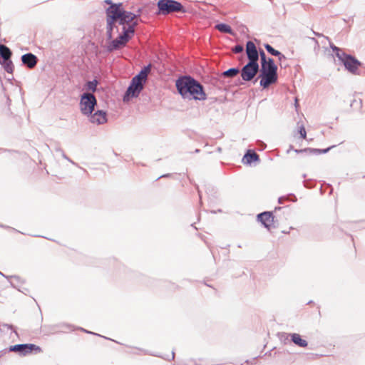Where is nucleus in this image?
Here are the masks:
<instances>
[{"label":"nucleus","instance_id":"nucleus-1","mask_svg":"<svg viewBox=\"0 0 365 365\" xmlns=\"http://www.w3.org/2000/svg\"><path fill=\"white\" fill-rule=\"evenodd\" d=\"M105 3L110 6L106 9V35L108 40H111L113 36V30L117 29L116 24L122 25L123 27H129L138 21V15L130 11H126L122 8L121 4H113L111 0H105Z\"/></svg>","mask_w":365,"mask_h":365},{"label":"nucleus","instance_id":"nucleus-2","mask_svg":"<svg viewBox=\"0 0 365 365\" xmlns=\"http://www.w3.org/2000/svg\"><path fill=\"white\" fill-rule=\"evenodd\" d=\"M176 88L185 99L205 101L207 95L203 86L191 76H182L176 81Z\"/></svg>","mask_w":365,"mask_h":365},{"label":"nucleus","instance_id":"nucleus-3","mask_svg":"<svg viewBox=\"0 0 365 365\" xmlns=\"http://www.w3.org/2000/svg\"><path fill=\"white\" fill-rule=\"evenodd\" d=\"M150 71V65L144 67L140 72L133 78L130 85L128 88L123 97L124 101H128L130 98L138 97L143 89V85L146 82L148 75Z\"/></svg>","mask_w":365,"mask_h":365},{"label":"nucleus","instance_id":"nucleus-4","mask_svg":"<svg viewBox=\"0 0 365 365\" xmlns=\"http://www.w3.org/2000/svg\"><path fill=\"white\" fill-rule=\"evenodd\" d=\"M259 72L260 74L258 76V78H261L259 84L264 88L277 81V66L272 58H268V63L261 65Z\"/></svg>","mask_w":365,"mask_h":365},{"label":"nucleus","instance_id":"nucleus-5","mask_svg":"<svg viewBox=\"0 0 365 365\" xmlns=\"http://www.w3.org/2000/svg\"><path fill=\"white\" fill-rule=\"evenodd\" d=\"M135 26L136 23H134L129 27H123V33L117 38L110 41L106 47L107 51L112 52L125 46L133 36Z\"/></svg>","mask_w":365,"mask_h":365},{"label":"nucleus","instance_id":"nucleus-6","mask_svg":"<svg viewBox=\"0 0 365 365\" xmlns=\"http://www.w3.org/2000/svg\"><path fill=\"white\" fill-rule=\"evenodd\" d=\"M331 48L335 52L336 57L344 65L345 68L351 73L356 74L359 66L361 63L350 55L346 54L339 48L331 44Z\"/></svg>","mask_w":365,"mask_h":365},{"label":"nucleus","instance_id":"nucleus-7","mask_svg":"<svg viewBox=\"0 0 365 365\" xmlns=\"http://www.w3.org/2000/svg\"><path fill=\"white\" fill-rule=\"evenodd\" d=\"M158 14L168 15L173 12L184 11L182 5L174 0H160L158 2Z\"/></svg>","mask_w":365,"mask_h":365},{"label":"nucleus","instance_id":"nucleus-8","mask_svg":"<svg viewBox=\"0 0 365 365\" xmlns=\"http://www.w3.org/2000/svg\"><path fill=\"white\" fill-rule=\"evenodd\" d=\"M96 105V99L93 94L84 93L80 100V108L83 114L91 115Z\"/></svg>","mask_w":365,"mask_h":365},{"label":"nucleus","instance_id":"nucleus-9","mask_svg":"<svg viewBox=\"0 0 365 365\" xmlns=\"http://www.w3.org/2000/svg\"><path fill=\"white\" fill-rule=\"evenodd\" d=\"M258 63L248 62L241 70V76L245 81H251L259 71Z\"/></svg>","mask_w":365,"mask_h":365},{"label":"nucleus","instance_id":"nucleus-10","mask_svg":"<svg viewBox=\"0 0 365 365\" xmlns=\"http://www.w3.org/2000/svg\"><path fill=\"white\" fill-rule=\"evenodd\" d=\"M9 349L11 351L18 352L22 356H26L31 353L33 351L36 352H40L41 351V349L39 346L32 344H16L11 346Z\"/></svg>","mask_w":365,"mask_h":365},{"label":"nucleus","instance_id":"nucleus-11","mask_svg":"<svg viewBox=\"0 0 365 365\" xmlns=\"http://www.w3.org/2000/svg\"><path fill=\"white\" fill-rule=\"evenodd\" d=\"M246 53L249 62L257 63L259 59V53L255 44L252 41H247L246 44Z\"/></svg>","mask_w":365,"mask_h":365},{"label":"nucleus","instance_id":"nucleus-12","mask_svg":"<svg viewBox=\"0 0 365 365\" xmlns=\"http://www.w3.org/2000/svg\"><path fill=\"white\" fill-rule=\"evenodd\" d=\"M258 220L264 225V226L268 229L273 224L274 217L269 212H264L257 215Z\"/></svg>","mask_w":365,"mask_h":365},{"label":"nucleus","instance_id":"nucleus-13","mask_svg":"<svg viewBox=\"0 0 365 365\" xmlns=\"http://www.w3.org/2000/svg\"><path fill=\"white\" fill-rule=\"evenodd\" d=\"M90 120L93 123L103 124L107 121L106 113L102 110H98L93 115H91Z\"/></svg>","mask_w":365,"mask_h":365},{"label":"nucleus","instance_id":"nucleus-14","mask_svg":"<svg viewBox=\"0 0 365 365\" xmlns=\"http://www.w3.org/2000/svg\"><path fill=\"white\" fill-rule=\"evenodd\" d=\"M21 61L28 68H33L37 63V57L31 53L21 56Z\"/></svg>","mask_w":365,"mask_h":365},{"label":"nucleus","instance_id":"nucleus-15","mask_svg":"<svg viewBox=\"0 0 365 365\" xmlns=\"http://www.w3.org/2000/svg\"><path fill=\"white\" fill-rule=\"evenodd\" d=\"M292 341L297 346L300 347H306L307 346V341L301 338V336L299 334H290Z\"/></svg>","mask_w":365,"mask_h":365},{"label":"nucleus","instance_id":"nucleus-16","mask_svg":"<svg viewBox=\"0 0 365 365\" xmlns=\"http://www.w3.org/2000/svg\"><path fill=\"white\" fill-rule=\"evenodd\" d=\"M11 56V51L10 49L3 44H0V58H2V61L9 60Z\"/></svg>","mask_w":365,"mask_h":365},{"label":"nucleus","instance_id":"nucleus-17","mask_svg":"<svg viewBox=\"0 0 365 365\" xmlns=\"http://www.w3.org/2000/svg\"><path fill=\"white\" fill-rule=\"evenodd\" d=\"M334 146H331L330 148H328L324 149V150L306 148V149H302V150H295L294 151L297 153H303V152H309L311 153L321 154V153H327Z\"/></svg>","mask_w":365,"mask_h":365},{"label":"nucleus","instance_id":"nucleus-18","mask_svg":"<svg viewBox=\"0 0 365 365\" xmlns=\"http://www.w3.org/2000/svg\"><path fill=\"white\" fill-rule=\"evenodd\" d=\"M215 28L218 30L219 31L222 33L229 34H233V31L231 29V27L225 24H218L215 25Z\"/></svg>","mask_w":365,"mask_h":365},{"label":"nucleus","instance_id":"nucleus-19","mask_svg":"<svg viewBox=\"0 0 365 365\" xmlns=\"http://www.w3.org/2000/svg\"><path fill=\"white\" fill-rule=\"evenodd\" d=\"M259 160V155L255 153H247L243 158V161L245 163L250 164L252 162Z\"/></svg>","mask_w":365,"mask_h":365},{"label":"nucleus","instance_id":"nucleus-20","mask_svg":"<svg viewBox=\"0 0 365 365\" xmlns=\"http://www.w3.org/2000/svg\"><path fill=\"white\" fill-rule=\"evenodd\" d=\"M0 63L4 66L5 71L9 73H12L14 71V65L10 58L9 60L1 61Z\"/></svg>","mask_w":365,"mask_h":365},{"label":"nucleus","instance_id":"nucleus-21","mask_svg":"<svg viewBox=\"0 0 365 365\" xmlns=\"http://www.w3.org/2000/svg\"><path fill=\"white\" fill-rule=\"evenodd\" d=\"M98 81L96 80L88 81L85 85L86 90L88 91H96Z\"/></svg>","mask_w":365,"mask_h":365},{"label":"nucleus","instance_id":"nucleus-22","mask_svg":"<svg viewBox=\"0 0 365 365\" xmlns=\"http://www.w3.org/2000/svg\"><path fill=\"white\" fill-rule=\"evenodd\" d=\"M239 73V69L235 68H232L226 71L223 72L222 75L225 77H234Z\"/></svg>","mask_w":365,"mask_h":365},{"label":"nucleus","instance_id":"nucleus-23","mask_svg":"<svg viewBox=\"0 0 365 365\" xmlns=\"http://www.w3.org/2000/svg\"><path fill=\"white\" fill-rule=\"evenodd\" d=\"M264 48H266V50L267 51L268 53H269L270 54H272L273 56H276L277 55H279V51L277 50H275L269 44H267V43L265 44Z\"/></svg>","mask_w":365,"mask_h":365},{"label":"nucleus","instance_id":"nucleus-24","mask_svg":"<svg viewBox=\"0 0 365 365\" xmlns=\"http://www.w3.org/2000/svg\"><path fill=\"white\" fill-rule=\"evenodd\" d=\"M259 56L261 60V65H264L268 63V58H267L266 54L263 50L259 51Z\"/></svg>","mask_w":365,"mask_h":365},{"label":"nucleus","instance_id":"nucleus-25","mask_svg":"<svg viewBox=\"0 0 365 365\" xmlns=\"http://www.w3.org/2000/svg\"><path fill=\"white\" fill-rule=\"evenodd\" d=\"M259 56L261 60V65H264L268 63V58H267L266 54L263 50L259 51Z\"/></svg>","mask_w":365,"mask_h":365},{"label":"nucleus","instance_id":"nucleus-26","mask_svg":"<svg viewBox=\"0 0 365 365\" xmlns=\"http://www.w3.org/2000/svg\"><path fill=\"white\" fill-rule=\"evenodd\" d=\"M299 133L302 138H303V139L306 138L307 133H306V130H305V128L304 125H302L299 128Z\"/></svg>","mask_w":365,"mask_h":365},{"label":"nucleus","instance_id":"nucleus-27","mask_svg":"<svg viewBox=\"0 0 365 365\" xmlns=\"http://www.w3.org/2000/svg\"><path fill=\"white\" fill-rule=\"evenodd\" d=\"M243 51V46L241 45H236L233 48L232 51L235 53H239L242 52Z\"/></svg>","mask_w":365,"mask_h":365},{"label":"nucleus","instance_id":"nucleus-28","mask_svg":"<svg viewBox=\"0 0 365 365\" xmlns=\"http://www.w3.org/2000/svg\"><path fill=\"white\" fill-rule=\"evenodd\" d=\"M276 56H277V57H278L279 61L280 62H282V61H284V60H286V59H287V58H286V57H285V56H284V54H282V53H280V52H279V55H277Z\"/></svg>","mask_w":365,"mask_h":365},{"label":"nucleus","instance_id":"nucleus-29","mask_svg":"<svg viewBox=\"0 0 365 365\" xmlns=\"http://www.w3.org/2000/svg\"><path fill=\"white\" fill-rule=\"evenodd\" d=\"M286 199L285 197H280L278 200L279 203L282 204L283 203V201Z\"/></svg>","mask_w":365,"mask_h":365},{"label":"nucleus","instance_id":"nucleus-30","mask_svg":"<svg viewBox=\"0 0 365 365\" xmlns=\"http://www.w3.org/2000/svg\"><path fill=\"white\" fill-rule=\"evenodd\" d=\"M11 277L14 278V279H16V281H19L20 280V277H18V276H13Z\"/></svg>","mask_w":365,"mask_h":365},{"label":"nucleus","instance_id":"nucleus-31","mask_svg":"<svg viewBox=\"0 0 365 365\" xmlns=\"http://www.w3.org/2000/svg\"><path fill=\"white\" fill-rule=\"evenodd\" d=\"M63 157L65 159H67L68 160H69L70 162H71L72 163H73V162H72L71 160H69V159L67 158V156H66L64 153H63Z\"/></svg>","mask_w":365,"mask_h":365},{"label":"nucleus","instance_id":"nucleus-32","mask_svg":"<svg viewBox=\"0 0 365 365\" xmlns=\"http://www.w3.org/2000/svg\"><path fill=\"white\" fill-rule=\"evenodd\" d=\"M174 358V352L172 353V359Z\"/></svg>","mask_w":365,"mask_h":365},{"label":"nucleus","instance_id":"nucleus-33","mask_svg":"<svg viewBox=\"0 0 365 365\" xmlns=\"http://www.w3.org/2000/svg\"><path fill=\"white\" fill-rule=\"evenodd\" d=\"M8 327L11 329L12 328V325L8 326Z\"/></svg>","mask_w":365,"mask_h":365}]
</instances>
